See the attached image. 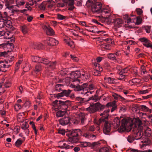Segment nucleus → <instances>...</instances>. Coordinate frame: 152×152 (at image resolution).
<instances>
[{
  "mask_svg": "<svg viewBox=\"0 0 152 152\" xmlns=\"http://www.w3.org/2000/svg\"><path fill=\"white\" fill-rule=\"evenodd\" d=\"M86 5L88 7H91V10L94 14H98L100 13H108L105 9L102 8V3L96 0H88Z\"/></svg>",
  "mask_w": 152,
  "mask_h": 152,
  "instance_id": "1",
  "label": "nucleus"
},
{
  "mask_svg": "<svg viewBox=\"0 0 152 152\" xmlns=\"http://www.w3.org/2000/svg\"><path fill=\"white\" fill-rule=\"evenodd\" d=\"M109 112V109L104 110L103 113L100 114V115L102 117L99 119V124L104 123L103 132L108 135H110L111 130V125L106 120L108 119Z\"/></svg>",
  "mask_w": 152,
  "mask_h": 152,
  "instance_id": "2",
  "label": "nucleus"
},
{
  "mask_svg": "<svg viewBox=\"0 0 152 152\" xmlns=\"http://www.w3.org/2000/svg\"><path fill=\"white\" fill-rule=\"evenodd\" d=\"M143 127L139 125L136 131V133L134 135L135 140H142L141 142L142 143H145V144L142 143V145L140 144L141 148L144 147L146 145H147L149 143V141L148 139L145 136L143 135Z\"/></svg>",
  "mask_w": 152,
  "mask_h": 152,
  "instance_id": "3",
  "label": "nucleus"
},
{
  "mask_svg": "<svg viewBox=\"0 0 152 152\" xmlns=\"http://www.w3.org/2000/svg\"><path fill=\"white\" fill-rule=\"evenodd\" d=\"M95 130V128L94 126L89 127H84L83 129L84 132L83 136L86 138L90 140H94L97 135V133L94 132Z\"/></svg>",
  "mask_w": 152,
  "mask_h": 152,
  "instance_id": "4",
  "label": "nucleus"
},
{
  "mask_svg": "<svg viewBox=\"0 0 152 152\" xmlns=\"http://www.w3.org/2000/svg\"><path fill=\"white\" fill-rule=\"evenodd\" d=\"M82 132L79 129H75L72 131L70 130L68 134H66V135L69 134L71 136L69 138L68 140L72 143H76L79 141V137L81 134Z\"/></svg>",
  "mask_w": 152,
  "mask_h": 152,
  "instance_id": "5",
  "label": "nucleus"
},
{
  "mask_svg": "<svg viewBox=\"0 0 152 152\" xmlns=\"http://www.w3.org/2000/svg\"><path fill=\"white\" fill-rule=\"evenodd\" d=\"M54 106L58 107L59 109L63 110H68V108L71 105V102L69 100L64 101L61 100H56L53 102Z\"/></svg>",
  "mask_w": 152,
  "mask_h": 152,
  "instance_id": "6",
  "label": "nucleus"
},
{
  "mask_svg": "<svg viewBox=\"0 0 152 152\" xmlns=\"http://www.w3.org/2000/svg\"><path fill=\"white\" fill-rule=\"evenodd\" d=\"M105 106L101 104L99 102L96 103H90L89 107L87 108V110L91 113H93L99 110H102L104 109Z\"/></svg>",
  "mask_w": 152,
  "mask_h": 152,
  "instance_id": "7",
  "label": "nucleus"
},
{
  "mask_svg": "<svg viewBox=\"0 0 152 152\" xmlns=\"http://www.w3.org/2000/svg\"><path fill=\"white\" fill-rule=\"evenodd\" d=\"M6 7V10H9V12L11 13L10 15H13V13L15 12V10L13 9L14 7V5H12L14 3V0H4L3 1Z\"/></svg>",
  "mask_w": 152,
  "mask_h": 152,
  "instance_id": "8",
  "label": "nucleus"
},
{
  "mask_svg": "<svg viewBox=\"0 0 152 152\" xmlns=\"http://www.w3.org/2000/svg\"><path fill=\"white\" fill-rule=\"evenodd\" d=\"M105 143L106 141L104 140L94 142L91 143L90 148L94 151L98 152L100 148L102 146V143L104 144Z\"/></svg>",
  "mask_w": 152,
  "mask_h": 152,
  "instance_id": "9",
  "label": "nucleus"
},
{
  "mask_svg": "<svg viewBox=\"0 0 152 152\" xmlns=\"http://www.w3.org/2000/svg\"><path fill=\"white\" fill-rule=\"evenodd\" d=\"M128 121L126 119H123L121 122V126L118 129L119 132L121 133L126 131L127 128L129 125Z\"/></svg>",
  "mask_w": 152,
  "mask_h": 152,
  "instance_id": "10",
  "label": "nucleus"
},
{
  "mask_svg": "<svg viewBox=\"0 0 152 152\" xmlns=\"http://www.w3.org/2000/svg\"><path fill=\"white\" fill-rule=\"evenodd\" d=\"M87 86V83H83L80 85H78L77 86L75 85H72V87L74 88V90L75 91H81V93L83 94L84 93V90Z\"/></svg>",
  "mask_w": 152,
  "mask_h": 152,
  "instance_id": "11",
  "label": "nucleus"
},
{
  "mask_svg": "<svg viewBox=\"0 0 152 152\" xmlns=\"http://www.w3.org/2000/svg\"><path fill=\"white\" fill-rule=\"evenodd\" d=\"M80 75V72L79 71L73 72L71 73L70 78L72 80V82L76 81L80 83V80L78 78Z\"/></svg>",
  "mask_w": 152,
  "mask_h": 152,
  "instance_id": "12",
  "label": "nucleus"
},
{
  "mask_svg": "<svg viewBox=\"0 0 152 152\" xmlns=\"http://www.w3.org/2000/svg\"><path fill=\"white\" fill-rule=\"evenodd\" d=\"M71 91H72L69 89L67 90H63L61 93L55 94V96L58 99L64 96L67 97H69Z\"/></svg>",
  "mask_w": 152,
  "mask_h": 152,
  "instance_id": "13",
  "label": "nucleus"
},
{
  "mask_svg": "<svg viewBox=\"0 0 152 152\" xmlns=\"http://www.w3.org/2000/svg\"><path fill=\"white\" fill-rule=\"evenodd\" d=\"M8 64V61H5L0 62V71L3 72L7 71V69L11 65L10 64Z\"/></svg>",
  "mask_w": 152,
  "mask_h": 152,
  "instance_id": "14",
  "label": "nucleus"
},
{
  "mask_svg": "<svg viewBox=\"0 0 152 152\" xmlns=\"http://www.w3.org/2000/svg\"><path fill=\"white\" fill-rule=\"evenodd\" d=\"M139 40L142 42H143V45L147 48H151L152 49V44L151 42L147 39L145 37L140 38Z\"/></svg>",
  "mask_w": 152,
  "mask_h": 152,
  "instance_id": "15",
  "label": "nucleus"
},
{
  "mask_svg": "<svg viewBox=\"0 0 152 152\" xmlns=\"http://www.w3.org/2000/svg\"><path fill=\"white\" fill-rule=\"evenodd\" d=\"M70 118L69 117H64L61 119L59 121L60 123L63 126L66 125L70 122Z\"/></svg>",
  "mask_w": 152,
  "mask_h": 152,
  "instance_id": "16",
  "label": "nucleus"
},
{
  "mask_svg": "<svg viewBox=\"0 0 152 152\" xmlns=\"http://www.w3.org/2000/svg\"><path fill=\"white\" fill-rule=\"evenodd\" d=\"M47 44L48 45L53 46L56 45L58 43V41L53 38H48L47 39Z\"/></svg>",
  "mask_w": 152,
  "mask_h": 152,
  "instance_id": "17",
  "label": "nucleus"
},
{
  "mask_svg": "<svg viewBox=\"0 0 152 152\" xmlns=\"http://www.w3.org/2000/svg\"><path fill=\"white\" fill-rule=\"evenodd\" d=\"M100 99V97L96 95H94L93 96H91L89 97L87 101H91V102L90 103L93 102L94 103V102H96L98 101Z\"/></svg>",
  "mask_w": 152,
  "mask_h": 152,
  "instance_id": "18",
  "label": "nucleus"
},
{
  "mask_svg": "<svg viewBox=\"0 0 152 152\" xmlns=\"http://www.w3.org/2000/svg\"><path fill=\"white\" fill-rule=\"evenodd\" d=\"M113 21L115 26L117 28L120 27L121 26V25L123 22L122 20L119 18L114 19V20H113Z\"/></svg>",
  "mask_w": 152,
  "mask_h": 152,
  "instance_id": "19",
  "label": "nucleus"
},
{
  "mask_svg": "<svg viewBox=\"0 0 152 152\" xmlns=\"http://www.w3.org/2000/svg\"><path fill=\"white\" fill-rule=\"evenodd\" d=\"M45 29L46 30V33L47 35L51 36L54 34V32L53 30L50 27L45 26Z\"/></svg>",
  "mask_w": 152,
  "mask_h": 152,
  "instance_id": "20",
  "label": "nucleus"
},
{
  "mask_svg": "<svg viewBox=\"0 0 152 152\" xmlns=\"http://www.w3.org/2000/svg\"><path fill=\"white\" fill-rule=\"evenodd\" d=\"M112 96L116 100L119 99L121 101H123L125 100L124 98L121 96L120 95H118L115 93L113 94Z\"/></svg>",
  "mask_w": 152,
  "mask_h": 152,
  "instance_id": "21",
  "label": "nucleus"
},
{
  "mask_svg": "<svg viewBox=\"0 0 152 152\" xmlns=\"http://www.w3.org/2000/svg\"><path fill=\"white\" fill-rule=\"evenodd\" d=\"M33 47L34 49H43V45L40 43H34Z\"/></svg>",
  "mask_w": 152,
  "mask_h": 152,
  "instance_id": "22",
  "label": "nucleus"
},
{
  "mask_svg": "<svg viewBox=\"0 0 152 152\" xmlns=\"http://www.w3.org/2000/svg\"><path fill=\"white\" fill-rule=\"evenodd\" d=\"M63 84H57L55 86L54 91L62 92L63 90L62 89V87H63Z\"/></svg>",
  "mask_w": 152,
  "mask_h": 152,
  "instance_id": "23",
  "label": "nucleus"
},
{
  "mask_svg": "<svg viewBox=\"0 0 152 152\" xmlns=\"http://www.w3.org/2000/svg\"><path fill=\"white\" fill-rule=\"evenodd\" d=\"M127 141L130 143L133 142L135 140V136L133 134H130L126 138Z\"/></svg>",
  "mask_w": 152,
  "mask_h": 152,
  "instance_id": "24",
  "label": "nucleus"
},
{
  "mask_svg": "<svg viewBox=\"0 0 152 152\" xmlns=\"http://www.w3.org/2000/svg\"><path fill=\"white\" fill-rule=\"evenodd\" d=\"M66 113V110H59L56 112V116L57 117H61Z\"/></svg>",
  "mask_w": 152,
  "mask_h": 152,
  "instance_id": "25",
  "label": "nucleus"
},
{
  "mask_svg": "<svg viewBox=\"0 0 152 152\" xmlns=\"http://www.w3.org/2000/svg\"><path fill=\"white\" fill-rule=\"evenodd\" d=\"M76 100L78 101V103H79L80 105H83V103L87 101L84 98H82L80 97H77L76 99Z\"/></svg>",
  "mask_w": 152,
  "mask_h": 152,
  "instance_id": "26",
  "label": "nucleus"
},
{
  "mask_svg": "<svg viewBox=\"0 0 152 152\" xmlns=\"http://www.w3.org/2000/svg\"><path fill=\"white\" fill-rule=\"evenodd\" d=\"M91 143L90 142H81L80 143V144L79 145L83 148H85L87 146L90 148Z\"/></svg>",
  "mask_w": 152,
  "mask_h": 152,
  "instance_id": "27",
  "label": "nucleus"
},
{
  "mask_svg": "<svg viewBox=\"0 0 152 152\" xmlns=\"http://www.w3.org/2000/svg\"><path fill=\"white\" fill-rule=\"evenodd\" d=\"M79 115L80 119L81 120V123L83 124L84 123V121L86 120V118L83 113H80L79 114Z\"/></svg>",
  "mask_w": 152,
  "mask_h": 152,
  "instance_id": "28",
  "label": "nucleus"
},
{
  "mask_svg": "<svg viewBox=\"0 0 152 152\" xmlns=\"http://www.w3.org/2000/svg\"><path fill=\"white\" fill-rule=\"evenodd\" d=\"M41 70V66L40 64H38L36 66L35 71L37 74H39Z\"/></svg>",
  "mask_w": 152,
  "mask_h": 152,
  "instance_id": "29",
  "label": "nucleus"
},
{
  "mask_svg": "<svg viewBox=\"0 0 152 152\" xmlns=\"http://www.w3.org/2000/svg\"><path fill=\"white\" fill-rule=\"evenodd\" d=\"M110 46L109 44H103L101 45V49L102 50H104L105 49L110 50Z\"/></svg>",
  "mask_w": 152,
  "mask_h": 152,
  "instance_id": "30",
  "label": "nucleus"
},
{
  "mask_svg": "<svg viewBox=\"0 0 152 152\" xmlns=\"http://www.w3.org/2000/svg\"><path fill=\"white\" fill-rule=\"evenodd\" d=\"M56 61L53 62H49L48 65L49 67L51 69H53L55 68L56 66Z\"/></svg>",
  "mask_w": 152,
  "mask_h": 152,
  "instance_id": "31",
  "label": "nucleus"
},
{
  "mask_svg": "<svg viewBox=\"0 0 152 152\" xmlns=\"http://www.w3.org/2000/svg\"><path fill=\"white\" fill-rule=\"evenodd\" d=\"M104 80H105L106 82L108 83H114V79L110 77H105L104 78Z\"/></svg>",
  "mask_w": 152,
  "mask_h": 152,
  "instance_id": "32",
  "label": "nucleus"
},
{
  "mask_svg": "<svg viewBox=\"0 0 152 152\" xmlns=\"http://www.w3.org/2000/svg\"><path fill=\"white\" fill-rule=\"evenodd\" d=\"M41 57H37L36 56H33L32 57V61L35 62H38L40 63Z\"/></svg>",
  "mask_w": 152,
  "mask_h": 152,
  "instance_id": "33",
  "label": "nucleus"
},
{
  "mask_svg": "<svg viewBox=\"0 0 152 152\" xmlns=\"http://www.w3.org/2000/svg\"><path fill=\"white\" fill-rule=\"evenodd\" d=\"M108 57L111 60H117L116 56H115V54L112 53H109L108 55Z\"/></svg>",
  "mask_w": 152,
  "mask_h": 152,
  "instance_id": "34",
  "label": "nucleus"
},
{
  "mask_svg": "<svg viewBox=\"0 0 152 152\" xmlns=\"http://www.w3.org/2000/svg\"><path fill=\"white\" fill-rule=\"evenodd\" d=\"M109 148L108 147H104L102 148L101 147L98 152H109Z\"/></svg>",
  "mask_w": 152,
  "mask_h": 152,
  "instance_id": "35",
  "label": "nucleus"
},
{
  "mask_svg": "<svg viewBox=\"0 0 152 152\" xmlns=\"http://www.w3.org/2000/svg\"><path fill=\"white\" fill-rule=\"evenodd\" d=\"M21 29L22 32L24 34H26L27 33L28 31V28L27 26H23L21 27Z\"/></svg>",
  "mask_w": 152,
  "mask_h": 152,
  "instance_id": "36",
  "label": "nucleus"
},
{
  "mask_svg": "<svg viewBox=\"0 0 152 152\" xmlns=\"http://www.w3.org/2000/svg\"><path fill=\"white\" fill-rule=\"evenodd\" d=\"M140 108L143 111H145V112H151V110L149 109L145 105H141Z\"/></svg>",
  "mask_w": 152,
  "mask_h": 152,
  "instance_id": "37",
  "label": "nucleus"
},
{
  "mask_svg": "<svg viewBox=\"0 0 152 152\" xmlns=\"http://www.w3.org/2000/svg\"><path fill=\"white\" fill-rule=\"evenodd\" d=\"M40 60V63H42L46 65L48 64L49 62V61L47 59L45 58H41Z\"/></svg>",
  "mask_w": 152,
  "mask_h": 152,
  "instance_id": "38",
  "label": "nucleus"
},
{
  "mask_svg": "<svg viewBox=\"0 0 152 152\" xmlns=\"http://www.w3.org/2000/svg\"><path fill=\"white\" fill-rule=\"evenodd\" d=\"M114 19H112L110 17H107L105 18V21L107 22L109 24L110 23H113V20H114Z\"/></svg>",
  "mask_w": 152,
  "mask_h": 152,
  "instance_id": "39",
  "label": "nucleus"
},
{
  "mask_svg": "<svg viewBox=\"0 0 152 152\" xmlns=\"http://www.w3.org/2000/svg\"><path fill=\"white\" fill-rule=\"evenodd\" d=\"M116 102V101H113L112 102L108 103L106 104V106L107 107H114V106H117L116 105V104L115 103Z\"/></svg>",
  "mask_w": 152,
  "mask_h": 152,
  "instance_id": "40",
  "label": "nucleus"
},
{
  "mask_svg": "<svg viewBox=\"0 0 152 152\" xmlns=\"http://www.w3.org/2000/svg\"><path fill=\"white\" fill-rule=\"evenodd\" d=\"M23 142V141L21 140L20 139H19L15 142V145L17 146L18 147Z\"/></svg>",
  "mask_w": 152,
  "mask_h": 152,
  "instance_id": "41",
  "label": "nucleus"
},
{
  "mask_svg": "<svg viewBox=\"0 0 152 152\" xmlns=\"http://www.w3.org/2000/svg\"><path fill=\"white\" fill-rule=\"evenodd\" d=\"M92 73L95 76H98L100 74V72L97 69H94L92 71Z\"/></svg>",
  "mask_w": 152,
  "mask_h": 152,
  "instance_id": "42",
  "label": "nucleus"
},
{
  "mask_svg": "<svg viewBox=\"0 0 152 152\" xmlns=\"http://www.w3.org/2000/svg\"><path fill=\"white\" fill-rule=\"evenodd\" d=\"M29 127V125L28 124L25 123V124H23L21 126V128L23 129H26L28 128Z\"/></svg>",
  "mask_w": 152,
  "mask_h": 152,
  "instance_id": "43",
  "label": "nucleus"
},
{
  "mask_svg": "<svg viewBox=\"0 0 152 152\" xmlns=\"http://www.w3.org/2000/svg\"><path fill=\"white\" fill-rule=\"evenodd\" d=\"M57 18L60 20H63L65 19L66 17L65 16H63V15L58 14L57 15Z\"/></svg>",
  "mask_w": 152,
  "mask_h": 152,
  "instance_id": "44",
  "label": "nucleus"
},
{
  "mask_svg": "<svg viewBox=\"0 0 152 152\" xmlns=\"http://www.w3.org/2000/svg\"><path fill=\"white\" fill-rule=\"evenodd\" d=\"M16 3L19 5H22L25 4V2L22 0H17Z\"/></svg>",
  "mask_w": 152,
  "mask_h": 152,
  "instance_id": "45",
  "label": "nucleus"
},
{
  "mask_svg": "<svg viewBox=\"0 0 152 152\" xmlns=\"http://www.w3.org/2000/svg\"><path fill=\"white\" fill-rule=\"evenodd\" d=\"M151 26H145V28L147 33H149L151 32Z\"/></svg>",
  "mask_w": 152,
  "mask_h": 152,
  "instance_id": "46",
  "label": "nucleus"
},
{
  "mask_svg": "<svg viewBox=\"0 0 152 152\" xmlns=\"http://www.w3.org/2000/svg\"><path fill=\"white\" fill-rule=\"evenodd\" d=\"M70 57L72 60H74L75 62H77L79 60V59L75 56L72 55H70Z\"/></svg>",
  "mask_w": 152,
  "mask_h": 152,
  "instance_id": "47",
  "label": "nucleus"
},
{
  "mask_svg": "<svg viewBox=\"0 0 152 152\" xmlns=\"http://www.w3.org/2000/svg\"><path fill=\"white\" fill-rule=\"evenodd\" d=\"M5 25V23L3 19L0 20V28L4 27Z\"/></svg>",
  "mask_w": 152,
  "mask_h": 152,
  "instance_id": "48",
  "label": "nucleus"
},
{
  "mask_svg": "<svg viewBox=\"0 0 152 152\" xmlns=\"http://www.w3.org/2000/svg\"><path fill=\"white\" fill-rule=\"evenodd\" d=\"M141 20H142L141 18L138 17H137L136 25H138L140 24L141 22Z\"/></svg>",
  "mask_w": 152,
  "mask_h": 152,
  "instance_id": "49",
  "label": "nucleus"
},
{
  "mask_svg": "<svg viewBox=\"0 0 152 152\" xmlns=\"http://www.w3.org/2000/svg\"><path fill=\"white\" fill-rule=\"evenodd\" d=\"M87 88H88L90 90H92L93 89V86L92 85H88V84H87V86L84 90V91H86V90H87Z\"/></svg>",
  "mask_w": 152,
  "mask_h": 152,
  "instance_id": "50",
  "label": "nucleus"
},
{
  "mask_svg": "<svg viewBox=\"0 0 152 152\" xmlns=\"http://www.w3.org/2000/svg\"><path fill=\"white\" fill-rule=\"evenodd\" d=\"M58 133L61 134L62 135L65 134V131L64 129H58Z\"/></svg>",
  "mask_w": 152,
  "mask_h": 152,
  "instance_id": "51",
  "label": "nucleus"
},
{
  "mask_svg": "<svg viewBox=\"0 0 152 152\" xmlns=\"http://www.w3.org/2000/svg\"><path fill=\"white\" fill-rule=\"evenodd\" d=\"M10 85V83L9 81H6L4 84V86L7 88H9Z\"/></svg>",
  "mask_w": 152,
  "mask_h": 152,
  "instance_id": "52",
  "label": "nucleus"
},
{
  "mask_svg": "<svg viewBox=\"0 0 152 152\" xmlns=\"http://www.w3.org/2000/svg\"><path fill=\"white\" fill-rule=\"evenodd\" d=\"M114 121L115 123H116L117 125H120V120L118 118H116L114 119Z\"/></svg>",
  "mask_w": 152,
  "mask_h": 152,
  "instance_id": "53",
  "label": "nucleus"
},
{
  "mask_svg": "<svg viewBox=\"0 0 152 152\" xmlns=\"http://www.w3.org/2000/svg\"><path fill=\"white\" fill-rule=\"evenodd\" d=\"M0 55L1 56L6 57L7 56V53L6 52H1L0 53Z\"/></svg>",
  "mask_w": 152,
  "mask_h": 152,
  "instance_id": "54",
  "label": "nucleus"
},
{
  "mask_svg": "<svg viewBox=\"0 0 152 152\" xmlns=\"http://www.w3.org/2000/svg\"><path fill=\"white\" fill-rule=\"evenodd\" d=\"M133 152H151L152 150H148L142 151L141 152L138 151L137 150L135 149H133L132 150Z\"/></svg>",
  "mask_w": 152,
  "mask_h": 152,
  "instance_id": "55",
  "label": "nucleus"
},
{
  "mask_svg": "<svg viewBox=\"0 0 152 152\" xmlns=\"http://www.w3.org/2000/svg\"><path fill=\"white\" fill-rule=\"evenodd\" d=\"M66 43L71 47H73V42L72 41H66Z\"/></svg>",
  "mask_w": 152,
  "mask_h": 152,
  "instance_id": "56",
  "label": "nucleus"
},
{
  "mask_svg": "<svg viewBox=\"0 0 152 152\" xmlns=\"http://www.w3.org/2000/svg\"><path fill=\"white\" fill-rule=\"evenodd\" d=\"M137 13L139 15H140L142 13V10L140 8H137L136 9Z\"/></svg>",
  "mask_w": 152,
  "mask_h": 152,
  "instance_id": "57",
  "label": "nucleus"
},
{
  "mask_svg": "<svg viewBox=\"0 0 152 152\" xmlns=\"http://www.w3.org/2000/svg\"><path fill=\"white\" fill-rule=\"evenodd\" d=\"M74 3V0H68V4L69 6L73 5Z\"/></svg>",
  "mask_w": 152,
  "mask_h": 152,
  "instance_id": "58",
  "label": "nucleus"
},
{
  "mask_svg": "<svg viewBox=\"0 0 152 152\" xmlns=\"http://www.w3.org/2000/svg\"><path fill=\"white\" fill-rule=\"evenodd\" d=\"M39 8L41 10H44L45 9V6L43 4H41L39 6Z\"/></svg>",
  "mask_w": 152,
  "mask_h": 152,
  "instance_id": "59",
  "label": "nucleus"
},
{
  "mask_svg": "<svg viewBox=\"0 0 152 152\" xmlns=\"http://www.w3.org/2000/svg\"><path fill=\"white\" fill-rule=\"evenodd\" d=\"M128 70L127 68H125L121 69V72L124 73H126Z\"/></svg>",
  "mask_w": 152,
  "mask_h": 152,
  "instance_id": "60",
  "label": "nucleus"
},
{
  "mask_svg": "<svg viewBox=\"0 0 152 152\" xmlns=\"http://www.w3.org/2000/svg\"><path fill=\"white\" fill-rule=\"evenodd\" d=\"M126 110V108L125 107H121L120 110L119 111L120 112H124Z\"/></svg>",
  "mask_w": 152,
  "mask_h": 152,
  "instance_id": "61",
  "label": "nucleus"
},
{
  "mask_svg": "<svg viewBox=\"0 0 152 152\" xmlns=\"http://www.w3.org/2000/svg\"><path fill=\"white\" fill-rule=\"evenodd\" d=\"M48 1L50 2V3H54L58 2L59 0H48Z\"/></svg>",
  "mask_w": 152,
  "mask_h": 152,
  "instance_id": "62",
  "label": "nucleus"
},
{
  "mask_svg": "<svg viewBox=\"0 0 152 152\" xmlns=\"http://www.w3.org/2000/svg\"><path fill=\"white\" fill-rule=\"evenodd\" d=\"M148 90L147 89V90H143L142 91H140V92L141 94H145L148 93Z\"/></svg>",
  "mask_w": 152,
  "mask_h": 152,
  "instance_id": "63",
  "label": "nucleus"
},
{
  "mask_svg": "<svg viewBox=\"0 0 152 152\" xmlns=\"http://www.w3.org/2000/svg\"><path fill=\"white\" fill-rule=\"evenodd\" d=\"M74 150L75 152H78L80 150V148L79 147H76L74 148Z\"/></svg>",
  "mask_w": 152,
  "mask_h": 152,
  "instance_id": "64",
  "label": "nucleus"
}]
</instances>
